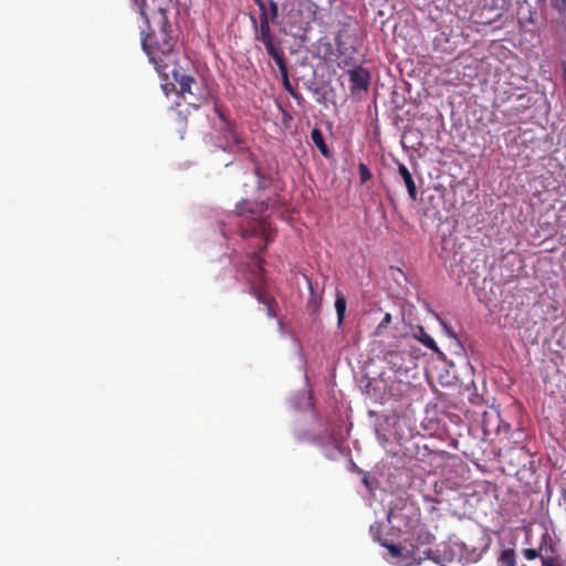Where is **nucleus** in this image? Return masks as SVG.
Returning <instances> with one entry per match:
<instances>
[{
    "mask_svg": "<svg viewBox=\"0 0 566 566\" xmlns=\"http://www.w3.org/2000/svg\"><path fill=\"white\" fill-rule=\"evenodd\" d=\"M259 24H256V21L253 19L254 24V39L255 41L261 42L268 54L273 59H279L284 55L283 50L280 48L281 40L277 39L271 30L270 22L268 21L266 17H259Z\"/></svg>",
    "mask_w": 566,
    "mask_h": 566,
    "instance_id": "4",
    "label": "nucleus"
},
{
    "mask_svg": "<svg viewBox=\"0 0 566 566\" xmlns=\"http://www.w3.org/2000/svg\"><path fill=\"white\" fill-rule=\"evenodd\" d=\"M169 3L170 0H140L138 3L139 13L146 23H149V19L153 18L160 28L169 27L167 18Z\"/></svg>",
    "mask_w": 566,
    "mask_h": 566,
    "instance_id": "5",
    "label": "nucleus"
},
{
    "mask_svg": "<svg viewBox=\"0 0 566 566\" xmlns=\"http://www.w3.org/2000/svg\"><path fill=\"white\" fill-rule=\"evenodd\" d=\"M134 1H135V2H136V4L138 6V3H139V2H138V0H134Z\"/></svg>",
    "mask_w": 566,
    "mask_h": 566,
    "instance_id": "32",
    "label": "nucleus"
},
{
    "mask_svg": "<svg viewBox=\"0 0 566 566\" xmlns=\"http://www.w3.org/2000/svg\"><path fill=\"white\" fill-rule=\"evenodd\" d=\"M321 151V154L326 158H332L333 151L329 147V144H315Z\"/></svg>",
    "mask_w": 566,
    "mask_h": 566,
    "instance_id": "22",
    "label": "nucleus"
},
{
    "mask_svg": "<svg viewBox=\"0 0 566 566\" xmlns=\"http://www.w3.org/2000/svg\"><path fill=\"white\" fill-rule=\"evenodd\" d=\"M563 497L566 501V490L563 492Z\"/></svg>",
    "mask_w": 566,
    "mask_h": 566,
    "instance_id": "31",
    "label": "nucleus"
},
{
    "mask_svg": "<svg viewBox=\"0 0 566 566\" xmlns=\"http://www.w3.org/2000/svg\"><path fill=\"white\" fill-rule=\"evenodd\" d=\"M241 232L243 238L260 237L263 240L260 252L266 249L268 244L274 240L276 233L275 229L268 221V217L261 214L253 219L252 223L248 227H242Z\"/></svg>",
    "mask_w": 566,
    "mask_h": 566,
    "instance_id": "6",
    "label": "nucleus"
},
{
    "mask_svg": "<svg viewBox=\"0 0 566 566\" xmlns=\"http://www.w3.org/2000/svg\"><path fill=\"white\" fill-rule=\"evenodd\" d=\"M558 2H556L554 6L555 8H557L558 10H564L566 9V0H557Z\"/></svg>",
    "mask_w": 566,
    "mask_h": 566,
    "instance_id": "25",
    "label": "nucleus"
},
{
    "mask_svg": "<svg viewBox=\"0 0 566 566\" xmlns=\"http://www.w3.org/2000/svg\"><path fill=\"white\" fill-rule=\"evenodd\" d=\"M333 2H334V0H327V3H328L329 6H332V4H333Z\"/></svg>",
    "mask_w": 566,
    "mask_h": 566,
    "instance_id": "30",
    "label": "nucleus"
},
{
    "mask_svg": "<svg viewBox=\"0 0 566 566\" xmlns=\"http://www.w3.org/2000/svg\"><path fill=\"white\" fill-rule=\"evenodd\" d=\"M313 142H324L322 132L318 128H314L311 133Z\"/></svg>",
    "mask_w": 566,
    "mask_h": 566,
    "instance_id": "23",
    "label": "nucleus"
},
{
    "mask_svg": "<svg viewBox=\"0 0 566 566\" xmlns=\"http://www.w3.org/2000/svg\"><path fill=\"white\" fill-rule=\"evenodd\" d=\"M258 187H259V188H263V187H265V185H263V184L260 181Z\"/></svg>",
    "mask_w": 566,
    "mask_h": 566,
    "instance_id": "29",
    "label": "nucleus"
},
{
    "mask_svg": "<svg viewBox=\"0 0 566 566\" xmlns=\"http://www.w3.org/2000/svg\"><path fill=\"white\" fill-rule=\"evenodd\" d=\"M398 171L400 176L402 177L405 185L407 187L408 193L412 200L417 197V188L413 181V178L409 171V169L405 165H399Z\"/></svg>",
    "mask_w": 566,
    "mask_h": 566,
    "instance_id": "11",
    "label": "nucleus"
},
{
    "mask_svg": "<svg viewBox=\"0 0 566 566\" xmlns=\"http://www.w3.org/2000/svg\"><path fill=\"white\" fill-rule=\"evenodd\" d=\"M442 566H447V565H442Z\"/></svg>",
    "mask_w": 566,
    "mask_h": 566,
    "instance_id": "33",
    "label": "nucleus"
},
{
    "mask_svg": "<svg viewBox=\"0 0 566 566\" xmlns=\"http://www.w3.org/2000/svg\"><path fill=\"white\" fill-rule=\"evenodd\" d=\"M214 112L217 113L218 117H219V122H220V126L219 128L220 129H226V130H230L231 128V123L229 122V119L227 118V116L224 115V113L220 109V107L218 105H216L214 107Z\"/></svg>",
    "mask_w": 566,
    "mask_h": 566,
    "instance_id": "18",
    "label": "nucleus"
},
{
    "mask_svg": "<svg viewBox=\"0 0 566 566\" xmlns=\"http://www.w3.org/2000/svg\"><path fill=\"white\" fill-rule=\"evenodd\" d=\"M415 337L421 342L426 347L430 348L431 350L436 353H440L439 347L437 346L433 338L427 334L423 327H418V333L415 334Z\"/></svg>",
    "mask_w": 566,
    "mask_h": 566,
    "instance_id": "13",
    "label": "nucleus"
},
{
    "mask_svg": "<svg viewBox=\"0 0 566 566\" xmlns=\"http://www.w3.org/2000/svg\"><path fill=\"white\" fill-rule=\"evenodd\" d=\"M548 553H551V554H555L556 553V546L552 542V538H551L548 533H545L542 536V542H541V545H539L538 549L525 548L523 551V555L528 560H533V559H535L537 557L541 558V555H545V554H548Z\"/></svg>",
    "mask_w": 566,
    "mask_h": 566,
    "instance_id": "9",
    "label": "nucleus"
},
{
    "mask_svg": "<svg viewBox=\"0 0 566 566\" xmlns=\"http://www.w3.org/2000/svg\"><path fill=\"white\" fill-rule=\"evenodd\" d=\"M263 264L264 260L261 258L260 252L250 253L247 263L243 264L244 270L250 274L245 280L250 285L251 293L265 306L266 315L275 318L279 315V305L275 298L268 296L263 290L265 284Z\"/></svg>",
    "mask_w": 566,
    "mask_h": 566,
    "instance_id": "2",
    "label": "nucleus"
},
{
    "mask_svg": "<svg viewBox=\"0 0 566 566\" xmlns=\"http://www.w3.org/2000/svg\"><path fill=\"white\" fill-rule=\"evenodd\" d=\"M350 81V92L358 94L367 92L370 84V73L363 66H356L348 71Z\"/></svg>",
    "mask_w": 566,
    "mask_h": 566,
    "instance_id": "7",
    "label": "nucleus"
},
{
    "mask_svg": "<svg viewBox=\"0 0 566 566\" xmlns=\"http://www.w3.org/2000/svg\"><path fill=\"white\" fill-rule=\"evenodd\" d=\"M499 563L501 566H515L516 565V556L513 548H506L502 551Z\"/></svg>",
    "mask_w": 566,
    "mask_h": 566,
    "instance_id": "15",
    "label": "nucleus"
},
{
    "mask_svg": "<svg viewBox=\"0 0 566 566\" xmlns=\"http://www.w3.org/2000/svg\"><path fill=\"white\" fill-rule=\"evenodd\" d=\"M178 85V94L195 109L206 104L210 97V90L203 80H197L182 69L175 70L170 76Z\"/></svg>",
    "mask_w": 566,
    "mask_h": 566,
    "instance_id": "3",
    "label": "nucleus"
},
{
    "mask_svg": "<svg viewBox=\"0 0 566 566\" xmlns=\"http://www.w3.org/2000/svg\"><path fill=\"white\" fill-rule=\"evenodd\" d=\"M390 323H391V314L386 313L384 315L382 319L380 321V323L377 325V327L375 329V335L376 336L381 335L382 332L389 326Z\"/></svg>",
    "mask_w": 566,
    "mask_h": 566,
    "instance_id": "19",
    "label": "nucleus"
},
{
    "mask_svg": "<svg viewBox=\"0 0 566 566\" xmlns=\"http://www.w3.org/2000/svg\"><path fill=\"white\" fill-rule=\"evenodd\" d=\"M381 546L386 547L394 557H399L402 555V549L396 544L381 542Z\"/></svg>",
    "mask_w": 566,
    "mask_h": 566,
    "instance_id": "21",
    "label": "nucleus"
},
{
    "mask_svg": "<svg viewBox=\"0 0 566 566\" xmlns=\"http://www.w3.org/2000/svg\"><path fill=\"white\" fill-rule=\"evenodd\" d=\"M260 170H261V169H260V167H255V174H256L258 176H260Z\"/></svg>",
    "mask_w": 566,
    "mask_h": 566,
    "instance_id": "28",
    "label": "nucleus"
},
{
    "mask_svg": "<svg viewBox=\"0 0 566 566\" xmlns=\"http://www.w3.org/2000/svg\"><path fill=\"white\" fill-rule=\"evenodd\" d=\"M235 212L238 214H243L244 212H250L251 214H254L256 213V210H254V208L248 200H241L235 207Z\"/></svg>",
    "mask_w": 566,
    "mask_h": 566,
    "instance_id": "17",
    "label": "nucleus"
},
{
    "mask_svg": "<svg viewBox=\"0 0 566 566\" xmlns=\"http://www.w3.org/2000/svg\"><path fill=\"white\" fill-rule=\"evenodd\" d=\"M542 566H564L563 560L554 554L541 555Z\"/></svg>",
    "mask_w": 566,
    "mask_h": 566,
    "instance_id": "16",
    "label": "nucleus"
},
{
    "mask_svg": "<svg viewBox=\"0 0 566 566\" xmlns=\"http://www.w3.org/2000/svg\"><path fill=\"white\" fill-rule=\"evenodd\" d=\"M431 554H432V552H431L430 549H428V551L426 552V556H427V558H429V559H433L434 562H438V558L432 557V556H431Z\"/></svg>",
    "mask_w": 566,
    "mask_h": 566,
    "instance_id": "26",
    "label": "nucleus"
},
{
    "mask_svg": "<svg viewBox=\"0 0 566 566\" xmlns=\"http://www.w3.org/2000/svg\"><path fill=\"white\" fill-rule=\"evenodd\" d=\"M385 361L389 368L395 373H407L411 359L405 350H388L385 354Z\"/></svg>",
    "mask_w": 566,
    "mask_h": 566,
    "instance_id": "8",
    "label": "nucleus"
},
{
    "mask_svg": "<svg viewBox=\"0 0 566 566\" xmlns=\"http://www.w3.org/2000/svg\"><path fill=\"white\" fill-rule=\"evenodd\" d=\"M256 4L260 8V17L265 15L268 21H274L279 15L277 4L273 0H269L268 2L263 0H255Z\"/></svg>",
    "mask_w": 566,
    "mask_h": 566,
    "instance_id": "10",
    "label": "nucleus"
},
{
    "mask_svg": "<svg viewBox=\"0 0 566 566\" xmlns=\"http://www.w3.org/2000/svg\"><path fill=\"white\" fill-rule=\"evenodd\" d=\"M274 62L276 63V65L279 67L285 90L287 92H290L293 96H295V93H294L293 87L289 80V71H287L285 55L281 56L279 59H275Z\"/></svg>",
    "mask_w": 566,
    "mask_h": 566,
    "instance_id": "12",
    "label": "nucleus"
},
{
    "mask_svg": "<svg viewBox=\"0 0 566 566\" xmlns=\"http://www.w3.org/2000/svg\"><path fill=\"white\" fill-rule=\"evenodd\" d=\"M522 566H526V565H522Z\"/></svg>",
    "mask_w": 566,
    "mask_h": 566,
    "instance_id": "34",
    "label": "nucleus"
},
{
    "mask_svg": "<svg viewBox=\"0 0 566 566\" xmlns=\"http://www.w3.org/2000/svg\"><path fill=\"white\" fill-rule=\"evenodd\" d=\"M441 324L446 331V333L448 334V336H450L451 338H457V335L455 333L453 332V329L451 327H449L444 322L441 321Z\"/></svg>",
    "mask_w": 566,
    "mask_h": 566,
    "instance_id": "24",
    "label": "nucleus"
},
{
    "mask_svg": "<svg viewBox=\"0 0 566 566\" xmlns=\"http://www.w3.org/2000/svg\"><path fill=\"white\" fill-rule=\"evenodd\" d=\"M562 70H563V77L566 81V62L562 63Z\"/></svg>",
    "mask_w": 566,
    "mask_h": 566,
    "instance_id": "27",
    "label": "nucleus"
},
{
    "mask_svg": "<svg viewBox=\"0 0 566 566\" xmlns=\"http://www.w3.org/2000/svg\"><path fill=\"white\" fill-rule=\"evenodd\" d=\"M177 38L171 34V25L160 28L158 33L146 34L142 46L156 71L169 80L177 67Z\"/></svg>",
    "mask_w": 566,
    "mask_h": 566,
    "instance_id": "1",
    "label": "nucleus"
},
{
    "mask_svg": "<svg viewBox=\"0 0 566 566\" xmlns=\"http://www.w3.org/2000/svg\"><path fill=\"white\" fill-rule=\"evenodd\" d=\"M346 306H347V302H346L345 296L340 293H337L336 300H335V310H336V314H337V325L338 326H342V324L344 322Z\"/></svg>",
    "mask_w": 566,
    "mask_h": 566,
    "instance_id": "14",
    "label": "nucleus"
},
{
    "mask_svg": "<svg viewBox=\"0 0 566 566\" xmlns=\"http://www.w3.org/2000/svg\"><path fill=\"white\" fill-rule=\"evenodd\" d=\"M360 184H366L371 178V172L366 164L360 163L358 165Z\"/></svg>",
    "mask_w": 566,
    "mask_h": 566,
    "instance_id": "20",
    "label": "nucleus"
}]
</instances>
